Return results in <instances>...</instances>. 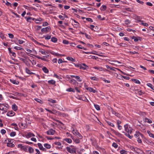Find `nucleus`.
<instances>
[{
    "mask_svg": "<svg viewBox=\"0 0 154 154\" xmlns=\"http://www.w3.org/2000/svg\"><path fill=\"white\" fill-rule=\"evenodd\" d=\"M74 141L75 142V143H79L80 142V140L79 139H75Z\"/></svg>",
    "mask_w": 154,
    "mask_h": 154,
    "instance_id": "nucleus-57",
    "label": "nucleus"
},
{
    "mask_svg": "<svg viewBox=\"0 0 154 154\" xmlns=\"http://www.w3.org/2000/svg\"><path fill=\"white\" fill-rule=\"evenodd\" d=\"M147 85L149 87H150L152 90H154V87L152 86V85L150 83H147Z\"/></svg>",
    "mask_w": 154,
    "mask_h": 154,
    "instance_id": "nucleus-34",
    "label": "nucleus"
},
{
    "mask_svg": "<svg viewBox=\"0 0 154 154\" xmlns=\"http://www.w3.org/2000/svg\"><path fill=\"white\" fill-rule=\"evenodd\" d=\"M7 146L8 147H13L14 146V145L13 144L11 143H8L7 144Z\"/></svg>",
    "mask_w": 154,
    "mask_h": 154,
    "instance_id": "nucleus-30",
    "label": "nucleus"
},
{
    "mask_svg": "<svg viewBox=\"0 0 154 154\" xmlns=\"http://www.w3.org/2000/svg\"><path fill=\"white\" fill-rule=\"evenodd\" d=\"M106 122L110 126L113 127H114V125L113 123H111L110 122L106 121Z\"/></svg>",
    "mask_w": 154,
    "mask_h": 154,
    "instance_id": "nucleus-39",
    "label": "nucleus"
},
{
    "mask_svg": "<svg viewBox=\"0 0 154 154\" xmlns=\"http://www.w3.org/2000/svg\"><path fill=\"white\" fill-rule=\"evenodd\" d=\"M8 35L9 36V37L10 38H13L14 36L12 34H11V33H9L8 34Z\"/></svg>",
    "mask_w": 154,
    "mask_h": 154,
    "instance_id": "nucleus-50",
    "label": "nucleus"
},
{
    "mask_svg": "<svg viewBox=\"0 0 154 154\" xmlns=\"http://www.w3.org/2000/svg\"><path fill=\"white\" fill-rule=\"evenodd\" d=\"M48 101L52 103H56V101L52 99H50L48 100Z\"/></svg>",
    "mask_w": 154,
    "mask_h": 154,
    "instance_id": "nucleus-44",
    "label": "nucleus"
},
{
    "mask_svg": "<svg viewBox=\"0 0 154 154\" xmlns=\"http://www.w3.org/2000/svg\"><path fill=\"white\" fill-rule=\"evenodd\" d=\"M89 57H91V58L93 59L96 60L98 58L97 57H96L95 56H90Z\"/></svg>",
    "mask_w": 154,
    "mask_h": 154,
    "instance_id": "nucleus-51",
    "label": "nucleus"
},
{
    "mask_svg": "<svg viewBox=\"0 0 154 154\" xmlns=\"http://www.w3.org/2000/svg\"><path fill=\"white\" fill-rule=\"evenodd\" d=\"M86 20L88 21H90V22H93V20H92L91 19V18H86Z\"/></svg>",
    "mask_w": 154,
    "mask_h": 154,
    "instance_id": "nucleus-56",
    "label": "nucleus"
},
{
    "mask_svg": "<svg viewBox=\"0 0 154 154\" xmlns=\"http://www.w3.org/2000/svg\"><path fill=\"white\" fill-rule=\"evenodd\" d=\"M32 19V18L31 17H29L27 19V21L29 22H31V20Z\"/></svg>",
    "mask_w": 154,
    "mask_h": 154,
    "instance_id": "nucleus-55",
    "label": "nucleus"
},
{
    "mask_svg": "<svg viewBox=\"0 0 154 154\" xmlns=\"http://www.w3.org/2000/svg\"><path fill=\"white\" fill-rule=\"evenodd\" d=\"M146 4L147 5L149 6H152V3H150V2H146Z\"/></svg>",
    "mask_w": 154,
    "mask_h": 154,
    "instance_id": "nucleus-63",
    "label": "nucleus"
},
{
    "mask_svg": "<svg viewBox=\"0 0 154 154\" xmlns=\"http://www.w3.org/2000/svg\"><path fill=\"white\" fill-rule=\"evenodd\" d=\"M75 66L77 67H79L80 69H82L83 70L85 69V68L84 67L82 66L80 64L75 65Z\"/></svg>",
    "mask_w": 154,
    "mask_h": 154,
    "instance_id": "nucleus-22",
    "label": "nucleus"
},
{
    "mask_svg": "<svg viewBox=\"0 0 154 154\" xmlns=\"http://www.w3.org/2000/svg\"><path fill=\"white\" fill-rule=\"evenodd\" d=\"M106 6L105 5H103L101 8V10L102 11H105L106 9Z\"/></svg>",
    "mask_w": 154,
    "mask_h": 154,
    "instance_id": "nucleus-37",
    "label": "nucleus"
},
{
    "mask_svg": "<svg viewBox=\"0 0 154 154\" xmlns=\"http://www.w3.org/2000/svg\"><path fill=\"white\" fill-rule=\"evenodd\" d=\"M48 83L52 85H54L55 83V81L54 80H52L49 81Z\"/></svg>",
    "mask_w": 154,
    "mask_h": 154,
    "instance_id": "nucleus-31",
    "label": "nucleus"
},
{
    "mask_svg": "<svg viewBox=\"0 0 154 154\" xmlns=\"http://www.w3.org/2000/svg\"><path fill=\"white\" fill-rule=\"evenodd\" d=\"M66 149L70 153H75L76 152L75 149L74 148H71L67 146Z\"/></svg>",
    "mask_w": 154,
    "mask_h": 154,
    "instance_id": "nucleus-3",
    "label": "nucleus"
},
{
    "mask_svg": "<svg viewBox=\"0 0 154 154\" xmlns=\"http://www.w3.org/2000/svg\"><path fill=\"white\" fill-rule=\"evenodd\" d=\"M6 132V131L3 129H2L1 131V133L2 134H5Z\"/></svg>",
    "mask_w": 154,
    "mask_h": 154,
    "instance_id": "nucleus-47",
    "label": "nucleus"
},
{
    "mask_svg": "<svg viewBox=\"0 0 154 154\" xmlns=\"http://www.w3.org/2000/svg\"><path fill=\"white\" fill-rule=\"evenodd\" d=\"M130 133H126L125 134V135L127 136L129 138L131 139L132 138V136H131L130 135Z\"/></svg>",
    "mask_w": 154,
    "mask_h": 154,
    "instance_id": "nucleus-41",
    "label": "nucleus"
},
{
    "mask_svg": "<svg viewBox=\"0 0 154 154\" xmlns=\"http://www.w3.org/2000/svg\"><path fill=\"white\" fill-rule=\"evenodd\" d=\"M147 132L148 134H149V136L150 137L154 138V135L153 134L151 133L150 132V131H148Z\"/></svg>",
    "mask_w": 154,
    "mask_h": 154,
    "instance_id": "nucleus-21",
    "label": "nucleus"
},
{
    "mask_svg": "<svg viewBox=\"0 0 154 154\" xmlns=\"http://www.w3.org/2000/svg\"><path fill=\"white\" fill-rule=\"evenodd\" d=\"M70 83L73 84V85H75L77 83V82L76 80L74 79H72L70 81Z\"/></svg>",
    "mask_w": 154,
    "mask_h": 154,
    "instance_id": "nucleus-17",
    "label": "nucleus"
},
{
    "mask_svg": "<svg viewBox=\"0 0 154 154\" xmlns=\"http://www.w3.org/2000/svg\"><path fill=\"white\" fill-rule=\"evenodd\" d=\"M35 136V135L31 132H29L25 135L26 137L27 138H30L32 137H34Z\"/></svg>",
    "mask_w": 154,
    "mask_h": 154,
    "instance_id": "nucleus-9",
    "label": "nucleus"
},
{
    "mask_svg": "<svg viewBox=\"0 0 154 154\" xmlns=\"http://www.w3.org/2000/svg\"><path fill=\"white\" fill-rule=\"evenodd\" d=\"M97 17L98 18L100 19V20H103L105 19V18L104 17L102 18L101 17L100 15H98Z\"/></svg>",
    "mask_w": 154,
    "mask_h": 154,
    "instance_id": "nucleus-46",
    "label": "nucleus"
},
{
    "mask_svg": "<svg viewBox=\"0 0 154 154\" xmlns=\"http://www.w3.org/2000/svg\"><path fill=\"white\" fill-rule=\"evenodd\" d=\"M18 146L19 147L21 148L22 150L26 152H27V146H23L22 144H20L18 145Z\"/></svg>",
    "mask_w": 154,
    "mask_h": 154,
    "instance_id": "nucleus-6",
    "label": "nucleus"
},
{
    "mask_svg": "<svg viewBox=\"0 0 154 154\" xmlns=\"http://www.w3.org/2000/svg\"><path fill=\"white\" fill-rule=\"evenodd\" d=\"M65 140L67 143H70L72 142V140L70 138H66Z\"/></svg>",
    "mask_w": 154,
    "mask_h": 154,
    "instance_id": "nucleus-35",
    "label": "nucleus"
},
{
    "mask_svg": "<svg viewBox=\"0 0 154 154\" xmlns=\"http://www.w3.org/2000/svg\"><path fill=\"white\" fill-rule=\"evenodd\" d=\"M94 106L96 109L97 110H100V108L98 105L94 104Z\"/></svg>",
    "mask_w": 154,
    "mask_h": 154,
    "instance_id": "nucleus-36",
    "label": "nucleus"
},
{
    "mask_svg": "<svg viewBox=\"0 0 154 154\" xmlns=\"http://www.w3.org/2000/svg\"><path fill=\"white\" fill-rule=\"evenodd\" d=\"M55 131L52 129H51L48 130L46 132L47 134L49 135H53L55 133Z\"/></svg>",
    "mask_w": 154,
    "mask_h": 154,
    "instance_id": "nucleus-4",
    "label": "nucleus"
},
{
    "mask_svg": "<svg viewBox=\"0 0 154 154\" xmlns=\"http://www.w3.org/2000/svg\"><path fill=\"white\" fill-rule=\"evenodd\" d=\"M143 138V135H142L141 137H138L137 140V141L139 143H142V139Z\"/></svg>",
    "mask_w": 154,
    "mask_h": 154,
    "instance_id": "nucleus-14",
    "label": "nucleus"
},
{
    "mask_svg": "<svg viewBox=\"0 0 154 154\" xmlns=\"http://www.w3.org/2000/svg\"><path fill=\"white\" fill-rule=\"evenodd\" d=\"M119 45L120 46H123V47H126L127 46V44L125 43H120Z\"/></svg>",
    "mask_w": 154,
    "mask_h": 154,
    "instance_id": "nucleus-48",
    "label": "nucleus"
},
{
    "mask_svg": "<svg viewBox=\"0 0 154 154\" xmlns=\"http://www.w3.org/2000/svg\"><path fill=\"white\" fill-rule=\"evenodd\" d=\"M136 1L137 2L142 5H143L144 3V2H143L140 1V0H137Z\"/></svg>",
    "mask_w": 154,
    "mask_h": 154,
    "instance_id": "nucleus-60",
    "label": "nucleus"
},
{
    "mask_svg": "<svg viewBox=\"0 0 154 154\" xmlns=\"http://www.w3.org/2000/svg\"><path fill=\"white\" fill-rule=\"evenodd\" d=\"M52 114H57L58 115L60 114V113L59 111H57V110L53 109L52 110Z\"/></svg>",
    "mask_w": 154,
    "mask_h": 154,
    "instance_id": "nucleus-19",
    "label": "nucleus"
},
{
    "mask_svg": "<svg viewBox=\"0 0 154 154\" xmlns=\"http://www.w3.org/2000/svg\"><path fill=\"white\" fill-rule=\"evenodd\" d=\"M112 146L115 148H117L118 147L117 144L115 143H112Z\"/></svg>",
    "mask_w": 154,
    "mask_h": 154,
    "instance_id": "nucleus-49",
    "label": "nucleus"
},
{
    "mask_svg": "<svg viewBox=\"0 0 154 154\" xmlns=\"http://www.w3.org/2000/svg\"><path fill=\"white\" fill-rule=\"evenodd\" d=\"M5 4L7 6H9L10 7L11 6V4L9 2H8V1H7V2L5 3Z\"/></svg>",
    "mask_w": 154,
    "mask_h": 154,
    "instance_id": "nucleus-59",
    "label": "nucleus"
},
{
    "mask_svg": "<svg viewBox=\"0 0 154 154\" xmlns=\"http://www.w3.org/2000/svg\"><path fill=\"white\" fill-rule=\"evenodd\" d=\"M38 146L39 149L42 150L43 151H46V149L45 148H44L42 145L41 143H38Z\"/></svg>",
    "mask_w": 154,
    "mask_h": 154,
    "instance_id": "nucleus-8",
    "label": "nucleus"
},
{
    "mask_svg": "<svg viewBox=\"0 0 154 154\" xmlns=\"http://www.w3.org/2000/svg\"><path fill=\"white\" fill-rule=\"evenodd\" d=\"M51 29L50 26H47L45 28H43L41 29V31L42 32H46L48 31Z\"/></svg>",
    "mask_w": 154,
    "mask_h": 154,
    "instance_id": "nucleus-7",
    "label": "nucleus"
},
{
    "mask_svg": "<svg viewBox=\"0 0 154 154\" xmlns=\"http://www.w3.org/2000/svg\"><path fill=\"white\" fill-rule=\"evenodd\" d=\"M112 113L113 114H115L116 116L118 117L119 116V114L116 112L115 111H114V110H113L112 109Z\"/></svg>",
    "mask_w": 154,
    "mask_h": 154,
    "instance_id": "nucleus-27",
    "label": "nucleus"
},
{
    "mask_svg": "<svg viewBox=\"0 0 154 154\" xmlns=\"http://www.w3.org/2000/svg\"><path fill=\"white\" fill-rule=\"evenodd\" d=\"M55 144L56 145H57L58 146H60L61 144V143L59 142H55Z\"/></svg>",
    "mask_w": 154,
    "mask_h": 154,
    "instance_id": "nucleus-62",
    "label": "nucleus"
},
{
    "mask_svg": "<svg viewBox=\"0 0 154 154\" xmlns=\"http://www.w3.org/2000/svg\"><path fill=\"white\" fill-rule=\"evenodd\" d=\"M42 54L46 55V53H48L47 52H45L43 49H41L39 51Z\"/></svg>",
    "mask_w": 154,
    "mask_h": 154,
    "instance_id": "nucleus-29",
    "label": "nucleus"
},
{
    "mask_svg": "<svg viewBox=\"0 0 154 154\" xmlns=\"http://www.w3.org/2000/svg\"><path fill=\"white\" fill-rule=\"evenodd\" d=\"M139 21L141 22V24L143 25V26H148V25L147 23H143V20H139Z\"/></svg>",
    "mask_w": 154,
    "mask_h": 154,
    "instance_id": "nucleus-23",
    "label": "nucleus"
},
{
    "mask_svg": "<svg viewBox=\"0 0 154 154\" xmlns=\"http://www.w3.org/2000/svg\"><path fill=\"white\" fill-rule=\"evenodd\" d=\"M120 152L121 154H126L127 153V151L124 150H121L120 151Z\"/></svg>",
    "mask_w": 154,
    "mask_h": 154,
    "instance_id": "nucleus-33",
    "label": "nucleus"
},
{
    "mask_svg": "<svg viewBox=\"0 0 154 154\" xmlns=\"http://www.w3.org/2000/svg\"><path fill=\"white\" fill-rule=\"evenodd\" d=\"M125 128V131H126L127 133L131 134L132 131L131 128L129 127H128V124H126L124 126Z\"/></svg>",
    "mask_w": 154,
    "mask_h": 154,
    "instance_id": "nucleus-1",
    "label": "nucleus"
},
{
    "mask_svg": "<svg viewBox=\"0 0 154 154\" xmlns=\"http://www.w3.org/2000/svg\"><path fill=\"white\" fill-rule=\"evenodd\" d=\"M125 23L126 24H129L130 23V21L129 20H125Z\"/></svg>",
    "mask_w": 154,
    "mask_h": 154,
    "instance_id": "nucleus-53",
    "label": "nucleus"
},
{
    "mask_svg": "<svg viewBox=\"0 0 154 154\" xmlns=\"http://www.w3.org/2000/svg\"><path fill=\"white\" fill-rule=\"evenodd\" d=\"M142 135H143L139 132H136V134H134V136L137 139L139 137H141Z\"/></svg>",
    "mask_w": 154,
    "mask_h": 154,
    "instance_id": "nucleus-10",
    "label": "nucleus"
},
{
    "mask_svg": "<svg viewBox=\"0 0 154 154\" xmlns=\"http://www.w3.org/2000/svg\"><path fill=\"white\" fill-rule=\"evenodd\" d=\"M63 43L65 44H69V42L66 40H64L63 41Z\"/></svg>",
    "mask_w": 154,
    "mask_h": 154,
    "instance_id": "nucleus-54",
    "label": "nucleus"
},
{
    "mask_svg": "<svg viewBox=\"0 0 154 154\" xmlns=\"http://www.w3.org/2000/svg\"><path fill=\"white\" fill-rule=\"evenodd\" d=\"M35 150L37 152V153L35 154H37V153L38 154H40V152L38 149H35Z\"/></svg>",
    "mask_w": 154,
    "mask_h": 154,
    "instance_id": "nucleus-64",
    "label": "nucleus"
},
{
    "mask_svg": "<svg viewBox=\"0 0 154 154\" xmlns=\"http://www.w3.org/2000/svg\"><path fill=\"white\" fill-rule=\"evenodd\" d=\"M95 69H97L99 71H102V67H93Z\"/></svg>",
    "mask_w": 154,
    "mask_h": 154,
    "instance_id": "nucleus-40",
    "label": "nucleus"
},
{
    "mask_svg": "<svg viewBox=\"0 0 154 154\" xmlns=\"http://www.w3.org/2000/svg\"><path fill=\"white\" fill-rule=\"evenodd\" d=\"M73 134L75 135H77L79 132L76 130H75L74 129L72 131Z\"/></svg>",
    "mask_w": 154,
    "mask_h": 154,
    "instance_id": "nucleus-42",
    "label": "nucleus"
},
{
    "mask_svg": "<svg viewBox=\"0 0 154 154\" xmlns=\"http://www.w3.org/2000/svg\"><path fill=\"white\" fill-rule=\"evenodd\" d=\"M14 48L16 50H23V48H20V47H16V46L15 47H14Z\"/></svg>",
    "mask_w": 154,
    "mask_h": 154,
    "instance_id": "nucleus-45",
    "label": "nucleus"
},
{
    "mask_svg": "<svg viewBox=\"0 0 154 154\" xmlns=\"http://www.w3.org/2000/svg\"><path fill=\"white\" fill-rule=\"evenodd\" d=\"M8 109L7 106L5 105L4 104H0V109L4 111L5 112H6Z\"/></svg>",
    "mask_w": 154,
    "mask_h": 154,
    "instance_id": "nucleus-2",
    "label": "nucleus"
},
{
    "mask_svg": "<svg viewBox=\"0 0 154 154\" xmlns=\"http://www.w3.org/2000/svg\"><path fill=\"white\" fill-rule=\"evenodd\" d=\"M51 35H48L46 37H45V39H46L48 40L50 39L51 38Z\"/></svg>",
    "mask_w": 154,
    "mask_h": 154,
    "instance_id": "nucleus-61",
    "label": "nucleus"
},
{
    "mask_svg": "<svg viewBox=\"0 0 154 154\" xmlns=\"http://www.w3.org/2000/svg\"><path fill=\"white\" fill-rule=\"evenodd\" d=\"M85 35L87 38H88V39H90V36L89 35L87 34L86 33H85Z\"/></svg>",
    "mask_w": 154,
    "mask_h": 154,
    "instance_id": "nucleus-58",
    "label": "nucleus"
},
{
    "mask_svg": "<svg viewBox=\"0 0 154 154\" xmlns=\"http://www.w3.org/2000/svg\"><path fill=\"white\" fill-rule=\"evenodd\" d=\"M44 146L48 149H50L51 148V146L48 143H45L44 144Z\"/></svg>",
    "mask_w": 154,
    "mask_h": 154,
    "instance_id": "nucleus-20",
    "label": "nucleus"
},
{
    "mask_svg": "<svg viewBox=\"0 0 154 154\" xmlns=\"http://www.w3.org/2000/svg\"><path fill=\"white\" fill-rule=\"evenodd\" d=\"M15 114V113L14 112L11 111L8 112L7 113V115L8 116H14Z\"/></svg>",
    "mask_w": 154,
    "mask_h": 154,
    "instance_id": "nucleus-11",
    "label": "nucleus"
},
{
    "mask_svg": "<svg viewBox=\"0 0 154 154\" xmlns=\"http://www.w3.org/2000/svg\"><path fill=\"white\" fill-rule=\"evenodd\" d=\"M42 70L45 73H48L49 72L48 70L45 66L42 68Z\"/></svg>",
    "mask_w": 154,
    "mask_h": 154,
    "instance_id": "nucleus-18",
    "label": "nucleus"
},
{
    "mask_svg": "<svg viewBox=\"0 0 154 154\" xmlns=\"http://www.w3.org/2000/svg\"><path fill=\"white\" fill-rule=\"evenodd\" d=\"M51 41L53 42H55L57 41V39L54 37H52L51 38Z\"/></svg>",
    "mask_w": 154,
    "mask_h": 154,
    "instance_id": "nucleus-28",
    "label": "nucleus"
},
{
    "mask_svg": "<svg viewBox=\"0 0 154 154\" xmlns=\"http://www.w3.org/2000/svg\"><path fill=\"white\" fill-rule=\"evenodd\" d=\"M26 72L29 74H35L34 73L31 72L27 68L26 69Z\"/></svg>",
    "mask_w": 154,
    "mask_h": 154,
    "instance_id": "nucleus-16",
    "label": "nucleus"
},
{
    "mask_svg": "<svg viewBox=\"0 0 154 154\" xmlns=\"http://www.w3.org/2000/svg\"><path fill=\"white\" fill-rule=\"evenodd\" d=\"M85 89L90 92L95 93L96 92V90L93 88L91 87H88L87 86H85Z\"/></svg>",
    "mask_w": 154,
    "mask_h": 154,
    "instance_id": "nucleus-5",
    "label": "nucleus"
},
{
    "mask_svg": "<svg viewBox=\"0 0 154 154\" xmlns=\"http://www.w3.org/2000/svg\"><path fill=\"white\" fill-rule=\"evenodd\" d=\"M67 59L69 60L72 61L73 62H75V60L71 57H67Z\"/></svg>",
    "mask_w": 154,
    "mask_h": 154,
    "instance_id": "nucleus-24",
    "label": "nucleus"
},
{
    "mask_svg": "<svg viewBox=\"0 0 154 154\" xmlns=\"http://www.w3.org/2000/svg\"><path fill=\"white\" fill-rule=\"evenodd\" d=\"M28 151L29 153H31L34 152V150L32 147L29 146L28 148Z\"/></svg>",
    "mask_w": 154,
    "mask_h": 154,
    "instance_id": "nucleus-15",
    "label": "nucleus"
},
{
    "mask_svg": "<svg viewBox=\"0 0 154 154\" xmlns=\"http://www.w3.org/2000/svg\"><path fill=\"white\" fill-rule=\"evenodd\" d=\"M66 91L68 92H75V91L74 90V89L72 88H70L67 89Z\"/></svg>",
    "mask_w": 154,
    "mask_h": 154,
    "instance_id": "nucleus-26",
    "label": "nucleus"
},
{
    "mask_svg": "<svg viewBox=\"0 0 154 154\" xmlns=\"http://www.w3.org/2000/svg\"><path fill=\"white\" fill-rule=\"evenodd\" d=\"M132 81L136 83L140 84V83L139 81L137 79H132Z\"/></svg>",
    "mask_w": 154,
    "mask_h": 154,
    "instance_id": "nucleus-25",
    "label": "nucleus"
},
{
    "mask_svg": "<svg viewBox=\"0 0 154 154\" xmlns=\"http://www.w3.org/2000/svg\"><path fill=\"white\" fill-rule=\"evenodd\" d=\"M145 120L146 122L149 123H152V120L150 119H148L147 118H146L145 119Z\"/></svg>",
    "mask_w": 154,
    "mask_h": 154,
    "instance_id": "nucleus-32",
    "label": "nucleus"
},
{
    "mask_svg": "<svg viewBox=\"0 0 154 154\" xmlns=\"http://www.w3.org/2000/svg\"><path fill=\"white\" fill-rule=\"evenodd\" d=\"M75 78L76 79L77 81L79 82H81L82 81V79H80V77L78 76H75Z\"/></svg>",
    "mask_w": 154,
    "mask_h": 154,
    "instance_id": "nucleus-38",
    "label": "nucleus"
},
{
    "mask_svg": "<svg viewBox=\"0 0 154 154\" xmlns=\"http://www.w3.org/2000/svg\"><path fill=\"white\" fill-rule=\"evenodd\" d=\"M16 132L14 131L11 132L10 134V135L11 137H13L15 135Z\"/></svg>",
    "mask_w": 154,
    "mask_h": 154,
    "instance_id": "nucleus-43",
    "label": "nucleus"
},
{
    "mask_svg": "<svg viewBox=\"0 0 154 154\" xmlns=\"http://www.w3.org/2000/svg\"><path fill=\"white\" fill-rule=\"evenodd\" d=\"M12 109L14 111H16L17 109V107L15 104L12 105Z\"/></svg>",
    "mask_w": 154,
    "mask_h": 154,
    "instance_id": "nucleus-13",
    "label": "nucleus"
},
{
    "mask_svg": "<svg viewBox=\"0 0 154 154\" xmlns=\"http://www.w3.org/2000/svg\"><path fill=\"white\" fill-rule=\"evenodd\" d=\"M77 137L80 139H82V136L79 133H78V134L77 135Z\"/></svg>",
    "mask_w": 154,
    "mask_h": 154,
    "instance_id": "nucleus-52",
    "label": "nucleus"
},
{
    "mask_svg": "<svg viewBox=\"0 0 154 154\" xmlns=\"http://www.w3.org/2000/svg\"><path fill=\"white\" fill-rule=\"evenodd\" d=\"M10 81L12 83L14 84L18 85L19 84V82L18 81H17L15 80L11 79H10Z\"/></svg>",
    "mask_w": 154,
    "mask_h": 154,
    "instance_id": "nucleus-12",
    "label": "nucleus"
}]
</instances>
